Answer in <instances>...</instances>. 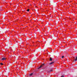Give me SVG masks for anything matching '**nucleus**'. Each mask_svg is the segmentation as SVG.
I'll use <instances>...</instances> for the list:
<instances>
[{
    "instance_id": "nucleus-11",
    "label": "nucleus",
    "mask_w": 77,
    "mask_h": 77,
    "mask_svg": "<svg viewBox=\"0 0 77 77\" xmlns=\"http://www.w3.org/2000/svg\"><path fill=\"white\" fill-rule=\"evenodd\" d=\"M63 57H64V56H62V58H63Z\"/></svg>"
},
{
    "instance_id": "nucleus-9",
    "label": "nucleus",
    "mask_w": 77,
    "mask_h": 77,
    "mask_svg": "<svg viewBox=\"0 0 77 77\" xmlns=\"http://www.w3.org/2000/svg\"><path fill=\"white\" fill-rule=\"evenodd\" d=\"M29 10H29V9H28L27 10V11L28 12H29Z\"/></svg>"
},
{
    "instance_id": "nucleus-2",
    "label": "nucleus",
    "mask_w": 77,
    "mask_h": 77,
    "mask_svg": "<svg viewBox=\"0 0 77 77\" xmlns=\"http://www.w3.org/2000/svg\"><path fill=\"white\" fill-rule=\"evenodd\" d=\"M54 62H51V63H49V65H52V64L54 63Z\"/></svg>"
},
{
    "instance_id": "nucleus-7",
    "label": "nucleus",
    "mask_w": 77,
    "mask_h": 77,
    "mask_svg": "<svg viewBox=\"0 0 77 77\" xmlns=\"http://www.w3.org/2000/svg\"><path fill=\"white\" fill-rule=\"evenodd\" d=\"M0 64H1V65H3V64L2 63H1Z\"/></svg>"
},
{
    "instance_id": "nucleus-6",
    "label": "nucleus",
    "mask_w": 77,
    "mask_h": 77,
    "mask_svg": "<svg viewBox=\"0 0 77 77\" xmlns=\"http://www.w3.org/2000/svg\"><path fill=\"white\" fill-rule=\"evenodd\" d=\"M53 71V69L51 70L50 71H49V72H51Z\"/></svg>"
},
{
    "instance_id": "nucleus-4",
    "label": "nucleus",
    "mask_w": 77,
    "mask_h": 77,
    "mask_svg": "<svg viewBox=\"0 0 77 77\" xmlns=\"http://www.w3.org/2000/svg\"><path fill=\"white\" fill-rule=\"evenodd\" d=\"M53 60V59H52V58L51 57L50 58V61H52Z\"/></svg>"
},
{
    "instance_id": "nucleus-1",
    "label": "nucleus",
    "mask_w": 77,
    "mask_h": 77,
    "mask_svg": "<svg viewBox=\"0 0 77 77\" xmlns=\"http://www.w3.org/2000/svg\"><path fill=\"white\" fill-rule=\"evenodd\" d=\"M45 64L44 63L42 65L39 67L38 68V69H39L41 68H42V67H43V65H44Z\"/></svg>"
},
{
    "instance_id": "nucleus-5",
    "label": "nucleus",
    "mask_w": 77,
    "mask_h": 77,
    "mask_svg": "<svg viewBox=\"0 0 77 77\" xmlns=\"http://www.w3.org/2000/svg\"><path fill=\"white\" fill-rule=\"evenodd\" d=\"M77 57H76V59H75V61H77Z\"/></svg>"
},
{
    "instance_id": "nucleus-10",
    "label": "nucleus",
    "mask_w": 77,
    "mask_h": 77,
    "mask_svg": "<svg viewBox=\"0 0 77 77\" xmlns=\"http://www.w3.org/2000/svg\"><path fill=\"white\" fill-rule=\"evenodd\" d=\"M64 77V75H62L61 76V77Z\"/></svg>"
},
{
    "instance_id": "nucleus-8",
    "label": "nucleus",
    "mask_w": 77,
    "mask_h": 77,
    "mask_svg": "<svg viewBox=\"0 0 77 77\" xmlns=\"http://www.w3.org/2000/svg\"><path fill=\"white\" fill-rule=\"evenodd\" d=\"M33 75V73H31V74H30V75Z\"/></svg>"
},
{
    "instance_id": "nucleus-3",
    "label": "nucleus",
    "mask_w": 77,
    "mask_h": 77,
    "mask_svg": "<svg viewBox=\"0 0 77 77\" xmlns=\"http://www.w3.org/2000/svg\"><path fill=\"white\" fill-rule=\"evenodd\" d=\"M2 60H6V58H3L2 59Z\"/></svg>"
}]
</instances>
